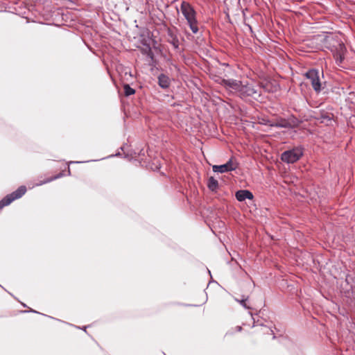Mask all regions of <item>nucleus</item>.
Instances as JSON below:
<instances>
[{"label": "nucleus", "mask_w": 355, "mask_h": 355, "mask_svg": "<svg viewBox=\"0 0 355 355\" xmlns=\"http://www.w3.org/2000/svg\"><path fill=\"white\" fill-rule=\"evenodd\" d=\"M336 50L337 60H339L340 62H342V60L344 59L343 53L345 51V44L343 42H338V47L336 48Z\"/></svg>", "instance_id": "obj_12"}, {"label": "nucleus", "mask_w": 355, "mask_h": 355, "mask_svg": "<svg viewBox=\"0 0 355 355\" xmlns=\"http://www.w3.org/2000/svg\"><path fill=\"white\" fill-rule=\"evenodd\" d=\"M241 329H242L241 327H237V330L239 331H241Z\"/></svg>", "instance_id": "obj_23"}, {"label": "nucleus", "mask_w": 355, "mask_h": 355, "mask_svg": "<svg viewBox=\"0 0 355 355\" xmlns=\"http://www.w3.org/2000/svg\"><path fill=\"white\" fill-rule=\"evenodd\" d=\"M26 192V187L25 186L19 187L16 191L7 195L0 201V209L9 205L15 200L19 199L22 197Z\"/></svg>", "instance_id": "obj_4"}, {"label": "nucleus", "mask_w": 355, "mask_h": 355, "mask_svg": "<svg viewBox=\"0 0 355 355\" xmlns=\"http://www.w3.org/2000/svg\"><path fill=\"white\" fill-rule=\"evenodd\" d=\"M237 164L230 159L227 162L222 165H214L212 167L213 171L215 173H226L234 171L236 168Z\"/></svg>", "instance_id": "obj_6"}, {"label": "nucleus", "mask_w": 355, "mask_h": 355, "mask_svg": "<svg viewBox=\"0 0 355 355\" xmlns=\"http://www.w3.org/2000/svg\"><path fill=\"white\" fill-rule=\"evenodd\" d=\"M299 125V121L295 117H291L289 119L279 118L277 119L272 123H270V127L282 128L293 129Z\"/></svg>", "instance_id": "obj_3"}, {"label": "nucleus", "mask_w": 355, "mask_h": 355, "mask_svg": "<svg viewBox=\"0 0 355 355\" xmlns=\"http://www.w3.org/2000/svg\"><path fill=\"white\" fill-rule=\"evenodd\" d=\"M305 76L310 80L315 92H320L321 91V83L319 71L314 69H310L305 73Z\"/></svg>", "instance_id": "obj_5"}, {"label": "nucleus", "mask_w": 355, "mask_h": 355, "mask_svg": "<svg viewBox=\"0 0 355 355\" xmlns=\"http://www.w3.org/2000/svg\"><path fill=\"white\" fill-rule=\"evenodd\" d=\"M62 176H63V173H60L59 174H58L57 175H55L54 177H52V178H47V179H46L44 181H41V182L37 183L36 186H41V185H42L44 184L49 183V182H51L53 180H56L58 178H61Z\"/></svg>", "instance_id": "obj_17"}, {"label": "nucleus", "mask_w": 355, "mask_h": 355, "mask_svg": "<svg viewBox=\"0 0 355 355\" xmlns=\"http://www.w3.org/2000/svg\"><path fill=\"white\" fill-rule=\"evenodd\" d=\"M249 313V315H250V316L252 317V320L254 321V318H253V314H252V313L251 311H249V313Z\"/></svg>", "instance_id": "obj_21"}, {"label": "nucleus", "mask_w": 355, "mask_h": 355, "mask_svg": "<svg viewBox=\"0 0 355 355\" xmlns=\"http://www.w3.org/2000/svg\"><path fill=\"white\" fill-rule=\"evenodd\" d=\"M120 155V153H117V154H116L114 156H118V155ZM113 156H114V155H110V157H113Z\"/></svg>", "instance_id": "obj_24"}, {"label": "nucleus", "mask_w": 355, "mask_h": 355, "mask_svg": "<svg viewBox=\"0 0 355 355\" xmlns=\"http://www.w3.org/2000/svg\"><path fill=\"white\" fill-rule=\"evenodd\" d=\"M303 155L302 147H295L291 150H286L281 155V159L288 164H293L298 161Z\"/></svg>", "instance_id": "obj_2"}, {"label": "nucleus", "mask_w": 355, "mask_h": 355, "mask_svg": "<svg viewBox=\"0 0 355 355\" xmlns=\"http://www.w3.org/2000/svg\"><path fill=\"white\" fill-rule=\"evenodd\" d=\"M214 81L223 86L230 92H231L232 88L236 87L237 84L235 79H225L219 76H216L214 78Z\"/></svg>", "instance_id": "obj_8"}, {"label": "nucleus", "mask_w": 355, "mask_h": 355, "mask_svg": "<svg viewBox=\"0 0 355 355\" xmlns=\"http://www.w3.org/2000/svg\"><path fill=\"white\" fill-rule=\"evenodd\" d=\"M236 86L231 89V92L235 93L241 98L252 97L257 99L260 96V91L254 85L246 83L243 84L241 81L236 80Z\"/></svg>", "instance_id": "obj_1"}, {"label": "nucleus", "mask_w": 355, "mask_h": 355, "mask_svg": "<svg viewBox=\"0 0 355 355\" xmlns=\"http://www.w3.org/2000/svg\"><path fill=\"white\" fill-rule=\"evenodd\" d=\"M273 121H270V120H268V119H263V122L261 123L264 124V125H268L270 126V123H272Z\"/></svg>", "instance_id": "obj_20"}, {"label": "nucleus", "mask_w": 355, "mask_h": 355, "mask_svg": "<svg viewBox=\"0 0 355 355\" xmlns=\"http://www.w3.org/2000/svg\"><path fill=\"white\" fill-rule=\"evenodd\" d=\"M236 199L239 202H243L246 199L252 200L254 196L252 193L247 189H241L235 193Z\"/></svg>", "instance_id": "obj_9"}, {"label": "nucleus", "mask_w": 355, "mask_h": 355, "mask_svg": "<svg viewBox=\"0 0 355 355\" xmlns=\"http://www.w3.org/2000/svg\"><path fill=\"white\" fill-rule=\"evenodd\" d=\"M187 23L189 25V27L193 33L196 34L198 32V27L196 19H194L193 20L191 21H187Z\"/></svg>", "instance_id": "obj_16"}, {"label": "nucleus", "mask_w": 355, "mask_h": 355, "mask_svg": "<svg viewBox=\"0 0 355 355\" xmlns=\"http://www.w3.org/2000/svg\"><path fill=\"white\" fill-rule=\"evenodd\" d=\"M333 114L322 112H320L317 116V119L322 123H325L327 125H330L333 121Z\"/></svg>", "instance_id": "obj_10"}, {"label": "nucleus", "mask_w": 355, "mask_h": 355, "mask_svg": "<svg viewBox=\"0 0 355 355\" xmlns=\"http://www.w3.org/2000/svg\"><path fill=\"white\" fill-rule=\"evenodd\" d=\"M83 162H70L69 164L82 163Z\"/></svg>", "instance_id": "obj_22"}, {"label": "nucleus", "mask_w": 355, "mask_h": 355, "mask_svg": "<svg viewBox=\"0 0 355 355\" xmlns=\"http://www.w3.org/2000/svg\"><path fill=\"white\" fill-rule=\"evenodd\" d=\"M70 173H71L70 168H68V174L70 175Z\"/></svg>", "instance_id": "obj_25"}, {"label": "nucleus", "mask_w": 355, "mask_h": 355, "mask_svg": "<svg viewBox=\"0 0 355 355\" xmlns=\"http://www.w3.org/2000/svg\"><path fill=\"white\" fill-rule=\"evenodd\" d=\"M207 187L210 191L216 192L218 188V180L213 177H210L208 179Z\"/></svg>", "instance_id": "obj_13"}, {"label": "nucleus", "mask_w": 355, "mask_h": 355, "mask_svg": "<svg viewBox=\"0 0 355 355\" xmlns=\"http://www.w3.org/2000/svg\"><path fill=\"white\" fill-rule=\"evenodd\" d=\"M124 93L126 96H129L135 93V90L132 88L128 84H125L123 85Z\"/></svg>", "instance_id": "obj_18"}, {"label": "nucleus", "mask_w": 355, "mask_h": 355, "mask_svg": "<svg viewBox=\"0 0 355 355\" xmlns=\"http://www.w3.org/2000/svg\"><path fill=\"white\" fill-rule=\"evenodd\" d=\"M86 328L87 327H84L83 328H82L85 331H86Z\"/></svg>", "instance_id": "obj_26"}, {"label": "nucleus", "mask_w": 355, "mask_h": 355, "mask_svg": "<svg viewBox=\"0 0 355 355\" xmlns=\"http://www.w3.org/2000/svg\"><path fill=\"white\" fill-rule=\"evenodd\" d=\"M180 9L187 21H191L196 19V11L189 3L182 1Z\"/></svg>", "instance_id": "obj_7"}, {"label": "nucleus", "mask_w": 355, "mask_h": 355, "mask_svg": "<svg viewBox=\"0 0 355 355\" xmlns=\"http://www.w3.org/2000/svg\"><path fill=\"white\" fill-rule=\"evenodd\" d=\"M146 53H147V55H148V58H150L151 59L153 58L154 55H153V53L151 51L150 48L148 49Z\"/></svg>", "instance_id": "obj_19"}, {"label": "nucleus", "mask_w": 355, "mask_h": 355, "mask_svg": "<svg viewBox=\"0 0 355 355\" xmlns=\"http://www.w3.org/2000/svg\"><path fill=\"white\" fill-rule=\"evenodd\" d=\"M235 300L236 302H238L245 309H248V310L252 309V307L251 306H250L247 302L248 300V297H243V298L241 300L236 298Z\"/></svg>", "instance_id": "obj_15"}, {"label": "nucleus", "mask_w": 355, "mask_h": 355, "mask_svg": "<svg viewBox=\"0 0 355 355\" xmlns=\"http://www.w3.org/2000/svg\"><path fill=\"white\" fill-rule=\"evenodd\" d=\"M171 83L170 78L168 76L164 73H161L158 76V85L163 89H166L169 87Z\"/></svg>", "instance_id": "obj_11"}, {"label": "nucleus", "mask_w": 355, "mask_h": 355, "mask_svg": "<svg viewBox=\"0 0 355 355\" xmlns=\"http://www.w3.org/2000/svg\"><path fill=\"white\" fill-rule=\"evenodd\" d=\"M169 36L171 37L169 43L173 45L175 49H179V40L177 36L171 33H169Z\"/></svg>", "instance_id": "obj_14"}, {"label": "nucleus", "mask_w": 355, "mask_h": 355, "mask_svg": "<svg viewBox=\"0 0 355 355\" xmlns=\"http://www.w3.org/2000/svg\"><path fill=\"white\" fill-rule=\"evenodd\" d=\"M31 312H34V313H37V311H34V310H31Z\"/></svg>", "instance_id": "obj_27"}]
</instances>
